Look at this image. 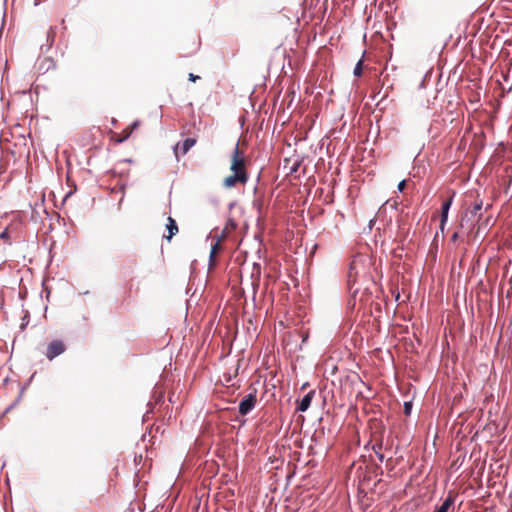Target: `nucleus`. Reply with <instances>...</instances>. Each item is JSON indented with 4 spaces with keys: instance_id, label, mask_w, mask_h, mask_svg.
<instances>
[{
    "instance_id": "39448f33",
    "label": "nucleus",
    "mask_w": 512,
    "mask_h": 512,
    "mask_svg": "<svg viewBox=\"0 0 512 512\" xmlns=\"http://www.w3.org/2000/svg\"><path fill=\"white\" fill-rule=\"evenodd\" d=\"M455 497L449 492L443 503L436 507L435 512H454Z\"/></svg>"
},
{
    "instance_id": "4468645a",
    "label": "nucleus",
    "mask_w": 512,
    "mask_h": 512,
    "mask_svg": "<svg viewBox=\"0 0 512 512\" xmlns=\"http://www.w3.org/2000/svg\"><path fill=\"white\" fill-rule=\"evenodd\" d=\"M482 209V202L475 203L470 210V213L472 216H476Z\"/></svg>"
},
{
    "instance_id": "412c9836",
    "label": "nucleus",
    "mask_w": 512,
    "mask_h": 512,
    "mask_svg": "<svg viewBox=\"0 0 512 512\" xmlns=\"http://www.w3.org/2000/svg\"><path fill=\"white\" fill-rule=\"evenodd\" d=\"M457 238H458V233H457V232H455V233L452 235L451 240H452V241H456V240H457Z\"/></svg>"
},
{
    "instance_id": "20e7f679",
    "label": "nucleus",
    "mask_w": 512,
    "mask_h": 512,
    "mask_svg": "<svg viewBox=\"0 0 512 512\" xmlns=\"http://www.w3.org/2000/svg\"><path fill=\"white\" fill-rule=\"evenodd\" d=\"M248 181V174L247 173H237L232 174L228 177H226L223 181V185L225 188H232L237 183L245 184Z\"/></svg>"
},
{
    "instance_id": "6e6552de",
    "label": "nucleus",
    "mask_w": 512,
    "mask_h": 512,
    "mask_svg": "<svg viewBox=\"0 0 512 512\" xmlns=\"http://www.w3.org/2000/svg\"><path fill=\"white\" fill-rule=\"evenodd\" d=\"M196 143V140L193 138H186L181 144L178 143L174 147V151L176 156L178 155V151L180 150L183 155H185Z\"/></svg>"
},
{
    "instance_id": "9d476101",
    "label": "nucleus",
    "mask_w": 512,
    "mask_h": 512,
    "mask_svg": "<svg viewBox=\"0 0 512 512\" xmlns=\"http://www.w3.org/2000/svg\"><path fill=\"white\" fill-rule=\"evenodd\" d=\"M166 229L168 231V235H165L164 238L170 241L172 237L178 233V225L175 219H173L172 217H168Z\"/></svg>"
},
{
    "instance_id": "f03ea898",
    "label": "nucleus",
    "mask_w": 512,
    "mask_h": 512,
    "mask_svg": "<svg viewBox=\"0 0 512 512\" xmlns=\"http://www.w3.org/2000/svg\"><path fill=\"white\" fill-rule=\"evenodd\" d=\"M230 170L234 173H247L245 168V159L240 155L238 143H236L231 157Z\"/></svg>"
},
{
    "instance_id": "f8f14e48",
    "label": "nucleus",
    "mask_w": 512,
    "mask_h": 512,
    "mask_svg": "<svg viewBox=\"0 0 512 512\" xmlns=\"http://www.w3.org/2000/svg\"><path fill=\"white\" fill-rule=\"evenodd\" d=\"M372 449L375 452L378 460L380 462H383L385 457H384V454L381 452L382 444L381 443L380 444H375V445H373Z\"/></svg>"
},
{
    "instance_id": "0eeeda50",
    "label": "nucleus",
    "mask_w": 512,
    "mask_h": 512,
    "mask_svg": "<svg viewBox=\"0 0 512 512\" xmlns=\"http://www.w3.org/2000/svg\"><path fill=\"white\" fill-rule=\"evenodd\" d=\"M314 394H315V390H311L306 395H304L298 403L297 410L300 412L307 411L311 405Z\"/></svg>"
},
{
    "instance_id": "aec40b11",
    "label": "nucleus",
    "mask_w": 512,
    "mask_h": 512,
    "mask_svg": "<svg viewBox=\"0 0 512 512\" xmlns=\"http://www.w3.org/2000/svg\"><path fill=\"white\" fill-rule=\"evenodd\" d=\"M299 165H300V164H299L298 162H297V163H294V165L291 167V172H296V171H297V169H298V167H299Z\"/></svg>"
},
{
    "instance_id": "393cba45",
    "label": "nucleus",
    "mask_w": 512,
    "mask_h": 512,
    "mask_svg": "<svg viewBox=\"0 0 512 512\" xmlns=\"http://www.w3.org/2000/svg\"><path fill=\"white\" fill-rule=\"evenodd\" d=\"M132 126H133V128H136L138 126V122L137 121L134 122Z\"/></svg>"
},
{
    "instance_id": "ddd939ff",
    "label": "nucleus",
    "mask_w": 512,
    "mask_h": 512,
    "mask_svg": "<svg viewBox=\"0 0 512 512\" xmlns=\"http://www.w3.org/2000/svg\"><path fill=\"white\" fill-rule=\"evenodd\" d=\"M363 71V59L361 58L355 65L353 74L355 77H360Z\"/></svg>"
},
{
    "instance_id": "2eb2a0df",
    "label": "nucleus",
    "mask_w": 512,
    "mask_h": 512,
    "mask_svg": "<svg viewBox=\"0 0 512 512\" xmlns=\"http://www.w3.org/2000/svg\"><path fill=\"white\" fill-rule=\"evenodd\" d=\"M412 406L413 405H412L411 401L404 402L403 408H404L405 415L409 416L411 414Z\"/></svg>"
},
{
    "instance_id": "b1692460",
    "label": "nucleus",
    "mask_w": 512,
    "mask_h": 512,
    "mask_svg": "<svg viewBox=\"0 0 512 512\" xmlns=\"http://www.w3.org/2000/svg\"><path fill=\"white\" fill-rule=\"evenodd\" d=\"M308 386V383H304L301 387V389H305Z\"/></svg>"
},
{
    "instance_id": "4be33fe9",
    "label": "nucleus",
    "mask_w": 512,
    "mask_h": 512,
    "mask_svg": "<svg viewBox=\"0 0 512 512\" xmlns=\"http://www.w3.org/2000/svg\"><path fill=\"white\" fill-rule=\"evenodd\" d=\"M375 221H376L375 219H371V220L369 221V228H370V229H372V227H373V225H374Z\"/></svg>"
},
{
    "instance_id": "7ed1b4c3",
    "label": "nucleus",
    "mask_w": 512,
    "mask_h": 512,
    "mask_svg": "<svg viewBox=\"0 0 512 512\" xmlns=\"http://www.w3.org/2000/svg\"><path fill=\"white\" fill-rule=\"evenodd\" d=\"M65 351V346L62 341L54 340L47 346L46 357L49 360H53L57 356L61 355Z\"/></svg>"
},
{
    "instance_id": "423d86ee",
    "label": "nucleus",
    "mask_w": 512,
    "mask_h": 512,
    "mask_svg": "<svg viewBox=\"0 0 512 512\" xmlns=\"http://www.w3.org/2000/svg\"><path fill=\"white\" fill-rule=\"evenodd\" d=\"M452 205V198L445 200L441 207L440 230L443 232L444 226L448 220V213Z\"/></svg>"
},
{
    "instance_id": "dca6fc26",
    "label": "nucleus",
    "mask_w": 512,
    "mask_h": 512,
    "mask_svg": "<svg viewBox=\"0 0 512 512\" xmlns=\"http://www.w3.org/2000/svg\"><path fill=\"white\" fill-rule=\"evenodd\" d=\"M28 323H29V313L26 312V314L22 318V324L20 326V329L24 330L25 327L28 325Z\"/></svg>"
},
{
    "instance_id": "1a4fd4ad",
    "label": "nucleus",
    "mask_w": 512,
    "mask_h": 512,
    "mask_svg": "<svg viewBox=\"0 0 512 512\" xmlns=\"http://www.w3.org/2000/svg\"><path fill=\"white\" fill-rule=\"evenodd\" d=\"M220 247V238L217 239L215 243L212 244L210 255H209V265L208 270L211 271L216 266V255L218 252V249Z\"/></svg>"
},
{
    "instance_id": "6ab92c4d",
    "label": "nucleus",
    "mask_w": 512,
    "mask_h": 512,
    "mask_svg": "<svg viewBox=\"0 0 512 512\" xmlns=\"http://www.w3.org/2000/svg\"><path fill=\"white\" fill-rule=\"evenodd\" d=\"M189 80L192 81V82H195L197 79H200V77L198 75H195L193 73H190L189 76H188Z\"/></svg>"
},
{
    "instance_id": "f257e3e1",
    "label": "nucleus",
    "mask_w": 512,
    "mask_h": 512,
    "mask_svg": "<svg viewBox=\"0 0 512 512\" xmlns=\"http://www.w3.org/2000/svg\"><path fill=\"white\" fill-rule=\"evenodd\" d=\"M257 403V389L250 388V392L243 397L239 403V413L242 416L248 415L256 406Z\"/></svg>"
},
{
    "instance_id": "a211bd4d",
    "label": "nucleus",
    "mask_w": 512,
    "mask_h": 512,
    "mask_svg": "<svg viewBox=\"0 0 512 512\" xmlns=\"http://www.w3.org/2000/svg\"><path fill=\"white\" fill-rule=\"evenodd\" d=\"M0 238H1V239H8V238H9V233H8V230H7V229H5L4 231H2V232L0 233Z\"/></svg>"
},
{
    "instance_id": "5701e85b",
    "label": "nucleus",
    "mask_w": 512,
    "mask_h": 512,
    "mask_svg": "<svg viewBox=\"0 0 512 512\" xmlns=\"http://www.w3.org/2000/svg\"><path fill=\"white\" fill-rule=\"evenodd\" d=\"M254 268H257L259 270L260 269V265L257 264V263H254Z\"/></svg>"
},
{
    "instance_id": "9b49d317",
    "label": "nucleus",
    "mask_w": 512,
    "mask_h": 512,
    "mask_svg": "<svg viewBox=\"0 0 512 512\" xmlns=\"http://www.w3.org/2000/svg\"><path fill=\"white\" fill-rule=\"evenodd\" d=\"M358 261L356 259H354L351 264H350V267H349V273H348V281L349 283L352 282V281H355L359 271H358Z\"/></svg>"
},
{
    "instance_id": "f3484780",
    "label": "nucleus",
    "mask_w": 512,
    "mask_h": 512,
    "mask_svg": "<svg viewBox=\"0 0 512 512\" xmlns=\"http://www.w3.org/2000/svg\"><path fill=\"white\" fill-rule=\"evenodd\" d=\"M406 186V180H402L399 182L397 189L399 192H402Z\"/></svg>"
}]
</instances>
